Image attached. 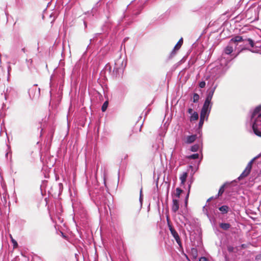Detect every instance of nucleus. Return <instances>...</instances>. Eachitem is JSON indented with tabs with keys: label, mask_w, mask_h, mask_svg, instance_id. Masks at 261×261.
Wrapping results in <instances>:
<instances>
[{
	"label": "nucleus",
	"mask_w": 261,
	"mask_h": 261,
	"mask_svg": "<svg viewBox=\"0 0 261 261\" xmlns=\"http://www.w3.org/2000/svg\"><path fill=\"white\" fill-rule=\"evenodd\" d=\"M261 156V153H259L257 156H255L254 158H253L247 164L246 167L245 168V169L247 170V171H249L251 172V170L252 168V164L254 162V161L256 160L257 159L260 158Z\"/></svg>",
	"instance_id": "12"
},
{
	"label": "nucleus",
	"mask_w": 261,
	"mask_h": 261,
	"mask_svg": "<svg viewBox=\"0 0 261 261\" xmlns=\"http://www.w3.org/2000/svg\"><path fill=\"white\" fill-rule=\"evenodd\" d=\"M261 156V153H259L257 156H255L254 158H253L247 164L246 167L245 168V169L247 170V171H249L251 172V170L252 168V164L254 162V161L256 160L257 159L260 158Z\"/></svg>",
	"instance_id": "11"
},
{
	"label": "nucleus",
	"mask_w": 261,
	"mask_h": 261,
	"mask_svg": "<svg viewBox=\"0 0 261 261\" xmlns=\"http://www.w3.org/2000/svg\"><path fill=\"white\" fill-rule=\"evenodd\" d=\"M11 69V67L10 66H9L8 68V74H9V72H10V70Z\"/></svg>",
	"instance_id": "44"
},
{
	"label": "nucleus",
	"mask_w": 261,
	"mask_h": 261,
	"mask_svg": "<svg viewBox=\"0 0 261 261\" xmlns=\"http://www.w3.org/2000/svg\"><path fill=\"white\" fill-rule=\"evenodd\" d=\"M244 41L243 37L241 36H236L233 37L229 41L228 45L224 48V53L226 55H230L233 50V47H236L237 43Z\"/></svg>",
	"instance_id": "4"
},
{
	"label": "nucleus",
	"mask_w": 261,
	"mask_h": 261,
	"mask_svg": "<svg viewBox=\"0 0 261 261\" xmlns=\"http://www.w3.org/2000/svg\"><path fill=\"white\" fill-rule=\"evenodd\" d=\"M193 182V179H192L191 180L189 181H188V194L186 196V200H187L189 197V193H190V189H191V185Z\"/></svg>",
	"instance_id": "27"
},
{
	"label": "nucleus",
	"mask_w": 261,
	"mask_h": 261,
	"mask_svg": "<svg viewBox=\"0 0 261 261\" xmlns=\"http://www.w3.org/2000/svg\"><path fill=\"white\" fill-rule=\"evenodd\" d=\"M203 211L204 213V214L206 215V216L208 218H210V215L208 214V212L207 209L205 207V205L203 207Z\"/></svg>",
	"instance_id": "33"
},
{
	"label": "nucleus",
	"mask_w": 261,
	"mask_h": 261,
	"mask_svg": "<svg viewBox=\"0 0 261 261\" xmlns=\"http://www.w3.org/2000/svg\"><path fill=\"white\" fill-rule=\"evenodd\" d=\"M199 158V154L198 153H194L193 154H191L188 156V159H196Z\"/></svg>",
	"instance_id": "31"
},
{
	"label": "nucleus",
	"mask_w": 261,
	"mask_h": 261,
	"mask_svg": "<svg viewBox=\"0 0 261 261\" xmlns=\"http://www.w3.org/2000/svg\"><path fill=\"white\" fill-rule=\"evenodd\" d=\"M198 118V114L196 112H194L190 116V121L197 120Z\"/></svg>",
	"instance_id": "24"
},
{
	"label": "nucleus",
	"mask_w": 261,
	"mask_h": 261,
	"mask_svg": "<svg viewBox=\"0 0 261 261\" xmlns=\"http://www.w3.org/2000/svg\"><path fill=\"white\" fill-rule=\"evenodd\" d=\"M12 242L13 243L14 247L17 246V243L16 241H15L14 240H12Z\"/></svg>",
	"instance_id": "42"
},
{
	"label": "nucleus",
	"mask_w": 261,
	"mask_h": 261,
	"mask_svg": "<svg viewBox=\"0 0 261 261\" xmlns=\"http://www.w3.org/2000/svg\"><path fill=\"white\" fill-rule=\"evenodd\" d=\"M250 172L249 171H247V170L245 169V170L243 171L242 174L238 177V179L239 180L243 179V178L247 176L250 174Z\"/></svg>",
	"instance_id": "23"
},
{
	"label": "nucleus",
	"mask_w": 261,
	"mask_h": 261,
	"mask_svg": "<svg viewBox=\"0 0 261 261\" xmlns=\"http://www.w3.org/2000/svg\"><path fill=\"white\" fill-rule=\"evenodd\" d=\"M108 101H105L102 107H101V111L102 112H105L108 108Z\"/></svg>",
	"instance_id": "29"
},
{
	"label": "nucleus",
	"mask_w": 261,
	"mask_h": 261,
	"mask_svg": "<svg viewBox=\"0 0 261 261\" xmlns=\"http://www.w3.org/2000/svg\"><path fill=\"white\" fill-rule=\"evenodd\" d=\"M224 187H225V185H222L219 190V192H218V195H217L216 196V198L217 197H218L220 196H221L222 195V194L224 193Z\"/></svg>",
	"instance_id": "26"
},
{
	"label": "nucleus",
	"mask_w": 261,
	"mask_h": 261,
	"mask_svg": "<svg viewBox=\"0 0 261 261\" xmlns=\"http://www.w3.org/2000/svg\"><path fill=\"white\" fill-rule=\"evenodd\" d=\"M100 35V33H97L95 34V36L93 37L92 39H90V43H91L92 40H94L95 38H96L98 35Z\"/></svg>",
	"instance_id": "40"
},
{
	"label": "nucleus",
	"mask_w": 261,
	"mask_h": 261,
	"mask_svg": "<svg viewBox=\"0 0 261 261\" xmlns=\"http://www.w3.org/2000/svg\"><path fill=\"white\" fill-rule=\"evenodd\" d=\"M171 234L172 235L173 237L175 239L176 243L178 244V245L181 247L182 246V244L179 238V236L178 234V233L176 232V231L175 229H172L170 231Z\"/></svg>",
	"instance_id": "9"
},
{
	"label": "nucleus",
	"mask_w": 261,
	"mask_h": 261,
	"mask_svg": "<svg viewBox=\"0 0 261 261\" xmlns=\"http://www.w3.org/2000/svg\"><path fill=\"white\" fill-rule=\"evenodd\" d=\"M219 210L221 212V214L224 215L227 214L230 208L227 205H223L219 207Z\"/></svg>",
	"instance_id": "17"
},
{
	"label": "nucleus",
	"mask_w": 261,
	"mask_h": 261,
	"mask_svg": "<svg viewBox=\"0 0 261 261\" xmlns=\"http://www.w3.org/2000/svg\"><path fill=\"white\" fill-rule=\"evenodd\" d=\"M17 96V91L12 87H8L5 92V100H12Z\"/></svg>",
	"instance_id": "6"
},
{
	"label": "nucleus",
	"mask_w": 261,
	"mask_h": 261,
	"mask_svg": "<svg viewBox=\"0 0 261 261\" xmlns=\"http://www.w3.org/2000/svg\"><path fill=\"white\" fill-rule=\"evenodd\" d=\"M84 24H85V27H86V26H87V24H86V22H84Z\"/></svg>",
	"instance_id": "47"
},
{
	"label": "nucleus",
	"mask_w": 261,
	"mask_h": 261,
	"mask_svg": "<svg viewBox=\"0 0 261 261\" xmlns=\"http://www.w3.org/2000/svg\"><path fill=\"white\" fill-rule=\"evenodd\" d=\"M217 86L218 85L217 84H215L214 82H213L212 85L207 91V95L205 100L207 101V102H211V100L213 98L214 93Z\"/></svg>",
	"instance_id": "7"
},
{
	"label": "nucleus",
	"mask_w": 261,
	"mask_h": 261,
	"mask_svg": "<svg viewBox=\"0 0 261 261\" xmlns=\"http://www.w3.org/2000/svg\"><path fill=\"white\" fill-rule=\"evenodd\" d=\"M167 221H168V227H169V229L170 231H171V229H174L173 228V227L172 226V225L170 224L168 218H167Z\"/></svg>",
	"instance_id": "37"
},
{
	"label": "nucleus",
	"mask_w": 261,
	"mask_h": 261,
	"mask_svg": "<svg viewBox=\"0 0 261 261\" xmlns=\"http://www.w3.org/2000/svg\"><path fill=\"white\" fill-rule=\"evenodd\" d=\"M190 253V255L193 259H196L197 258L198 256V252L197 249L195 248H191Z\"/></svg>",
	"instance_id": "20"
},
{
	"label": "nucleus",
	"mask_w": 261,
	"mask_h": 261,
	"mask_svg": "<svg viewBox=\"0 0 261 261\" xmlns=\"http://www.w3.org/2000/svg\"><path fill=\"white\" fill-rule=\"evenodd\" d=\"M3 199H4V202L5 203H6L7 202V195L5 194V195L3 196Z\"/></svg>",
	"instance_id": "41"
},
{
	"label": "nucleus",
	"mask_w": 261,
	"mask_h": 261,
	"mask_svg": "<svg viewBox=\"0 0 261 261\" xmlns=\"http://www.w3.org/2000/svg\"><path fill=\"white\" fill-rule=\"evenodd\" d=\"M204 119H205L200 117V120H199V124H198V126H199V128L202 127V126L203 124V123H204Z\"/></svg>",
	"instance_id": "32"
},
{
	"label": "nucleus",
	"mask_w": 261,
	"mask_h": 261,
	"mask_svg": "<svg viewBox=\"0 0 261 261\" xmlns=\"http://www.w3.org/2000/svg\"><path fill=\"white\" fill-rule=\"evenodd\" d=\"M193 112H193V109H192V108H189V109H188V113L189 114H191V115H192V114H193Z\"/></svg>",
	"instance_id": "39"
},
{
	"label": "nucleus",
	"mask_w": 261,
	"mask_h": 261,
	"mask_svg": "<svg viewBox=\"0 0 261 261\" xmlns=\"http://www.w3.org/2000/svg\"><path fill=\"white\" fill-rule=\"evenodd\" d=\"M212 103H211V102H207V101L205 100L201 110L210 112L212 108Z\"/></svg>",
	"instance_id": "14"
},
{
	"label": "nucleus",
	"mask_w": 261,
	"mask_h": 261,
	"mask_svg": "<svg viewBox=\"0 0 261 261\" xmlns=\"http://www.w3.org/2000/svg\"><path fill=\"white\" fill-rule=\"evenodd\" d=\"M179 209V203L177 199H173L172 200V211L176 213Z\"/></svg>",
	"instance_id": "15"
},
{
	"label": "nucleus",
	"mask_w": 261,
	"mask_h": 261,
	"mask_svg": "<svg viewBox=\"0 0 261 261\" xmlns=\"http://www.w3.org/2000/svg\"><path fill=\"white\" fill-rule=\"evenodd\" d=\"M205 86V82L204 81H201L199 83V86L201 88H203Z\"/></svg>",
	"instance_id": "35"
},
{
	"label": "nucleus",
	"mask_w": 261,
	"mask_h": 261,
	"mask_svg": "<svg viewBox=\"0 0 261 261\" xmlns=\"http://www.w3.org/2000/svg\"><path fill=\"white\" fill-rule=\"evenodd\" d=\"M139 201L141 203V204L142 205V201H143V194H142V189L140 190V192Z\"/></svg>",
	"instance_id": "36"
},
{
	"label": "nucleus",
	"mask_w": 261,
	"mask_h": 261,
	"mask_svg": "<svg viewBox=\"0 0 261 261\" xmlns=\"http://www.w3.org/2000/svg\"><path fill=\"white\" fill-rule=\"evenodd\" d=\"M21 50H22V51H23V53H25V48H22V49H21Z\"/></svg>",
	"instance_id": "45"
},
{
	"label": "nucleus",
	"mask_w": 261,
	"mask_h": 261,
	"mask_svg": "<svg viewBox=\"0 0 261 261\" xmlns=\"http://www.w3.org/2000/svg\"><path fill=\"white\" fill-rule=\"evenodd\" d=\"M261 105L256 107L251 116L252 121V128L254 134L261 137V132L258 130L259 127L261 126Z\"/></svg>",
	"instance_id": "1"
},
{
	"label": "nucleus",
	"mask_w": 261,
	"mask_h": 261,
	"mask_svg": "<svg viewBox=\"0 0 261 261\" xmlns=\"http://www.w3.org/2000/svg\"><path fill=\"white\" fill-rule=\"evenodd\" d=\"M194 102H197L199 99V96L197 93H194L193 97Z\"/></svg>",
	"instance_id": "28"
},
{
	"label": "nucleus",
	"mask_w": 261,
	"mask_h": 261,
	"mask_svg": "<svg viewBox=\"0 0 261 261\" xmlns=\"http://www.w3.org/2000/svg\"><path fill=\"white\" fill-rule=\"evenodd\" d=\"M182 43H183V40H182V38H181L179 40L178 42L176 43V44L175 45V46L174 47L173 50L171 52L170 55V58H172V57H173V56H175V55L176 54V51L181 47V45L182 44Z\"/></svg>",
	"instance_id": "8"
},
{
	"label": "nucleus",
	"mask_w": 261,
	"mask_h": 261,
	"mask_svg": "<svg viewBox=\"0 0 261 261\" xmlns=\"http://www.w3.org/2000/svg\"><path fill=\"white\" fill-rule=\"evenodd\" d=\"M100 1L101 0H99L98 2H97L95 6L93 7L91 10V13H92L93 15H94L96 13L98 8L100 6V4H99Z\"/></svg>",
	"instance_id": "22"
},
{
	"label": "nucleus",
	"mask_w": 261,
	"mask_h": 261,
	"mask_svg": "<svg viewBox=\"0 0 261 261\" xmlns=\"http://www.w3.org/2000/svg\"><path fill=\"white\" fill-rule=\"evenodd\" d=\"M243 41L248 42L250 46L253 48L252 49H249V50L253 53H257L261 48V42L259 41H255L250 38L244 39Z\"/></svg>",
	"instance_id": "5"
},
{
	"label": "nucleus",
	"mask_w": 261,
	"mask_h": 261,
	"mask_svg": "<svg viewBox=\"0 0 261 261\" xmlns=\"http://www.w3.org/2000/svg\"><path fill=\"white\" fill-rule=\"evenodd\" d=\"M261 156V153H259L257 156H255L254 158H253L247 164L246 167L245 168V169L247 170V171H249L251 172V170L252 168V164L254 162V161L256 160L257 159L260 158Z\"/></svg>",
	"instance_id": "10"
},
{
	"label": "nucleus",
	"mask_w": 261,
	"mask_h": 261,
	"mask_svg": "<svg viewBox=\"0 0 261 261\" xmlns=\"http://www.w3.org/2000/svg\"><path fill=\"white\" fill-rule=\"evenodd\" d=\"M261 156V153H259L257 156H255L254 158H253L247 164L246 167L245 168V169L247 170V171H249L251 172V170L252 168V164L254 162V161L256 160L257 159L260 158Z\"/></svg>",
	"instance_id": "13"
},
{
	"label": "nucleus",
	"mask_w": 261,
	"mask_h": 261,
	"mask_svg": "<svg viewBox=\"0 0 261 261\" xmlns=\"http://www.w3.org/2000/svg\"><path fill=\"white\" fill-rule=\"evenodd\" d=\"M196 139V135H191L188 136L186 138V140L185 141V143L187 144H191L194 142Z\"/></svg>",
	"instance_id": "16"
},
{
	"label": "nucleus",
	"mask_w": 261,
	"mask_h": 261,
	"mask_svg": "<svg viewBox=\"0 0 261 261\" xmlns=\"http://www.w3.org/2000/svg\"><path fill=\"white\" fill-rule=\"evenodd\" d=\"M200 146H202V143L201 144H194L191 146V151L193 152L197 151L199 149Z\"/></svg>",
	"instance_id": "25"
},
{
	"label": "nucleus",
	"mask_w": 261,
	"mask_h": 261,
	"mask_svg": "<svg viewBox=\"0 0 261 261\" xmlns=\"http://www.w3.org/2000/svg\"><path fill=\"white\" fill-rule=\"evenodd\" d=\"M232 249H233L232 248H229L228 250L229 251H232Z\"/></svg>",
	"instance_id": "46"
},
{
	"label": "nucleus",
	"mask_w": 261,
	"mask_h": 261,
	"mask_svg": "<svg viewBox=\"0 0 261 261\" xmlns=\"http://www.w3.org/2000/svg\"><path fill=\"white\" fill-rule=\"evenodd\" d=\"M182 190L181 189H180L179 188H176V194H175L177 198H179L180 195L181 193H182Z\"/></svg>",
	"instance_id": "30"
},
{
	"label": "nucleus",
	"mask_w": 261,
	"mask_h": 261,
	"mask_svg": "<svg viewBox=\"0 0 261 261\" xmlns=\"http://www.w3.org/2000/svg\"><path fill=\"white\" fill-rule=\"evenodd\" d=\"M220 62V65L213 68L211 71L212 74L214 75L213 76L215 79H217L223 75L228 69L227 65L229 61L225 60L224 59V57H222Z\"/></svg>",
	"instance_id": "2"
},
{
	"label": "nucleus",
	"mask_w": 261,
	"mask_h": 261,
	"mask_svg": "<svg viewBox=\"0 0 261 261\" xmlns=\"http://www.w3.org/2000/svg\"><path fill=\"white\" fill-rule=\"evenodd\" d=\"M188 176V173L185 172H184L179 177V179L181 181V185H184L186 181V179Z\"/></svg>",
	"instance_id": "19"
},
{
	"label": "nucleus",
	"mask_w": 261,
	"mask_h": 261,
	"mask_svg": "<svg viewBox=\"0 0 261 261\" xmlns=\"http://www.w3.org/2000/svg\"><path fill=\"white\" fill-rule=\"evenodd\" d=\"M126 65V61L125 59L120 57L115 61L113 70L114 75L116 77L120 76L122 74Z\"/></svg>",
	"instance_id": "3"
},
{
	"label": "nucleus",
	"mask_w": 261,
	"mask_h": 261,
	"mask_svg": "<svg viewBox=\"0 0 261 261\" xmlns=\"http://www.w3.org/2000/svg\"><path fill=\"white\" fill-rule=\"evenodd\" d=\"M199 261H208V260L205 257H201L199 259Z\"/></svg>",
	"instance_id": "38"
},
{
	"label": "nucleus",
	"mask_w": 261,
	"mask_h": 261,
	"mask_svg": "<svg viewBox=\"0 0 261 261\" xmlns=\"http://www.w3.org/2000/svg\"><path fill=\"white\" fill-rule=\"evenodd\" d=\"M213 198V197H210V198H208L207 200V202H208L210 201H211V200Z\"/></svg>",
	"instance_id": "43"
},
{
	"label": "nucleus",
	"mask_w": 261,
	"mask_h": 261,
	"mask_svg": "<svg viewBox=\"0 0 261 261\" xmlns=\"http://www.w3.org/2000/svg\"><path fill=\"white\" fill-rule=\"evenodd\" d=\"M220 227L224 230H228L231 227V225L228 223H220Z\"/></svg>",
	"instance_id": "18"
},
{
	"label": "nucleus",
	"mask_w": 261,
	"mask_h": 261,
	"mask_svg": "<svg viewBox=\"0 0 261 261\" xmlns=\"http://www.w3.org/2000/svg\"><path fill=\"white\" fill-rule=\"evenodd\" d=\"M210 113V112L208 111L201 110L200 112V117L207 120Z\"/></svg>",
	"instance_id": "21"
},
{
	"label": "nucleus",
	"mask_w": 261,
	"mask_h": 261,
	"mask_svg": "<svg viewBox=\"0 0 261 261\" xmlns=\"http://www.w3.org/2000/svg\"><path fill=\"white\" fill-rule=\"evenodd\" d=\"M111 3L110 2L107 3L106 4V9H107V11L109 12L110 11V10H111Z\"/></svg>",
	"instance_id": "34"
},
{
	"label": "nucleus",
	"mask_w": 261,
	"mask_h": 261,
	"mask_svg": "<svg viewBox=\"0 0 261 261\" xmlns=\"http://www.w3.org/2000/svg\"><path fill=\"white\" fill-rule=\"evenodd\" d=\"M138 14H139V13H135V15H138Z\"/></svg>",
	"instance_id": "48"
}]
</instances>
